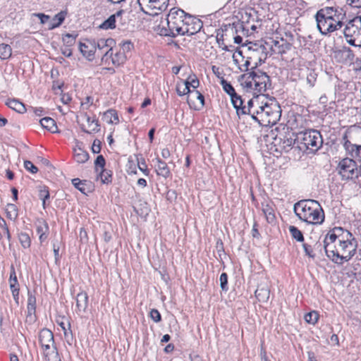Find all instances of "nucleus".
Instances as JSON below:
<instances>
[{"instance_id": "33", "label": "nucleus", "mask_w": 361, "mask_h": 361, "mask_svg": "<svg viewBox=\"0 0 361 361\" xmlns=\"http://www.w3.org/2000/svg\"><path fill=\"white\" fill-rule=\"evenodd\" d=\"M262 210L263 212L264 216L267 219V221L269 223H273L275 220V214L272 206L269 204L262 203Z\"/></svg>"}, {"instance_id": "16", "label": "nucleus", "mask_w": 361, "mask_h": 361, "mask_svg": "<svg viewBox=\"0 0 361 361\" xmlns=\"http://www.w3.org/2000/svg\"><path fill=\"white\" fill-rule=\"evenodd\" d=\"M79 48L82 54L89 61H92L96 55L95 40L87 39L84 42H80Z\"/></svg>"}, {"instance_id": "52", "label": "nucleus", "mask_w": 361, "mask_h": 361, "mask_svg": "<svg viewBox=\"0 0 361 361\" xmlns=\"http://www.w3.org/2000/svg\"><path fill=\"white\" fill-rule=\"evenodd\" d=\"M219 281H220V286H221V289L223 290H228V287H227L228 276H227V274L226 273H222L220 275Z\"/></svg>"}, {"instance_id": "56", "label": "nucleus", "mask_w": 361, "mask_h": 361, "mask_svg": "<svg viewBox=\"0 0 361 361\" xmlns=\"http://www.w3.org/2000/svg\"><path fill=\"white\" fill-rule=\"evenodd\" d=\"M133 44L130 41L125 42L121 45V52L125 54V52L130 51L133 49Z\"/></svg>"}, {"instance_id": "42", "label": "nucleus", "mask_w": 361, "mask_h": 361, "mask_svg": "<svg viewBox=\"0 0 361 361\" xmlns=\"http://www.w3.org/2000/svg\"><path fill=\"white\" fill-rule=\"evenodd\" d=\"M72 183L82 193H83V194L87 193V191L85 188V185H86L85 181H82L79 178H73L72 180Z\"/></svg>"}, {"instance_id": "55", "label": "nucleus", "mask_w": 361, "mask_h": 361, "mask_svg": "<svg viewBox=\"0 0 361 361\" xmlns=\"http://www.w3.org/2000/svg\"><path fill=\"white\" fill-rule=\"evenodd\" d=\"M150 317L155 322H159L161 319V317L159 312L156 309H152L150 311Z\"/></svg>"}, {"instance_id": "20", "label": "nucleus", "mask_w": 361, "mask_h": 361, "mask_svg": "<svg viewBox=\"0 0 361 361\" xmlns=\"http://www.w3.org/2000/svg\"><path fill=\"white\" fill-rule=\"evenodd\" d=\"M124 13L123 10L117 11L116 13L109 16L104 20L99 27L104 30L114 29L116 27V23L118 22V18L121 19V16Z\"/></svg>"}, {"instance_id": "49", "label": "nucleus", "mask_w": 361, "mask_h": 361, "mask_svg": "<svg viewBox=\"0 0 361 361\" xmlns=\"http://www.w3.org/2000/svg\"><path fill=\"white\" fill-rule=\"evenodd\" d=\"M302 247L307 256L312 259H314L315 257V255L313 252V248L311 245L308 244L307 243H303Z\"/></svg>"}, {"instance_id": "63", "label": "nucleus", "mask_w": 361, "mask_h": 361, "mask_svg": "<svg viewBox=\"0 0 361 361\" xmlns=\"http://www.w3.org/2000/svg\"><path fill=\"white\" fill-rule=\"evenodd\" d=\"M161 156L164 159H168L171 156V152L168 148H164L161 150Z\"/></svg>"}, {"instance_id": "47", "label": "nucleus", "mask_w": 361, "mask_h": 361, "mask_svg": "<svg viewBox=\"0 0 361 361\" xmlns=\"http://www.w3.org/2000/svg\"><path fill=\"white\" fill-rule=\"evenodd\" d=\"M184 82L188 83L189 89L192 87L194 90L196 89L200 85L199 80L195 75L189 76L188 80L184 81Z\"/></svg>"}, {"instance_id": "1", "label": "nucleus", "mask_w": 361, "mask_h": 361, "mask_svg": "<svg viewBox=\"0 0 361 361\" xmlns=\"http://www.w3.org/2000/svg\"><path fill=\"white\" fill-rule=\"evenodd\" d=\"M323 247L327 257L336 264H343L355 255L357 241L348 230L334 227L325 235Z\"/></svg>"}, {"instance_id": "29", "label": "nucleus", "mask_w": 361, "mask_h": 361, "mask_svg": "<svg viewBox=\"0 0 361 361\" xmlns=\"http://www.w3.org/2000/svg\"><path fill=\"white\" fill-rule=\"evenodd\" d=\"M238 54L239 56L242 59V61L243 62L242 64H240L239 59H237V56L233 54V61L234 63L238 66V68L240 71L242 72H247L250 70V59L251 58H247L245 60L244 59V57L242 55V51H238Z\"/></svg>"}, {"instance_id": "24", "label": "nucleus", "mask_w": 361, "mask_h": 361, "mask_svg": "<svg viewBox=\"0 0 361 361\" xmlns=\"http://www.w3.org/2000/svg\"><path fill=\"white\" fill-rule=\"evenodd\" d=\"M156 164L154 165L156 172L158 176H161L164 178H168L170 174V169L168 167L166 162L163 161L161 159L157 158L156 159Z\"/></svg>"}, {"instance_id": "31", "label": "nucleus", "mask_w": 361, "mask_h": 361, "mask_svg": "<svg viewBox=\"0 0 361 361\" xmlns=\"http://www.w3.org/2000/svg\"><path fill=\"white\" fill-rule=\"evenodd\" d=\"M41 126L51 131V133L57 132V126L55 121L50 117H44L40 120Z\"/></svg>"}, {"instance_id": "25", "label": "nucleus", "mask_w": 361, "mask_h": 361, "mask_svg": "<svg viewBox=\"0 0 361 361\" xmlns=\"http://www.w3.org/2000/svg\"><path fill=\"white\" fill-rule=\"evenodd\" d=\"M102 120L109 124H118L119 118L117 111L115 109H108L103 114Z\"/></svg>"}, {"instance_id": "5", "label": "nucleus", "mask_w": 361, "mask_h": 361, "mask_svg": "<svg viewBox=\"0 0 361 361\" xmlns=\"http://www.w3.org/2000/svg\"><path fill=\"white\" fill-rule=\"evenodd\" d=\"M187 13L182 9L173 8L164 20H162L157 28L160 35L175 37L182 35L184 31L185 18Z\"/></svg>"}, {"instance_id": "4", "label": "nucleus", "mask_w": 361, "mask_h": 361, "mask_svg": "<svg viewBox=\"0 0 361 361\" xmlns=\"http://www.w3.org/2000/svg\"><path fill=\"white\" fill-rule=\"evenodd\" d=\"M295 215L302 221L311 224H322L324 221V212L320 204L314 200H302L293 206Z\"/></svg>"}, {"instance_id": "57", "label": "nucleus", "mask_w": 361, "mask_h": 361, "mask_svg": "<svg viewBox=\"0 0 361 361\" xmlns=\"http://www.w3.org/2000/svg\"><path fill=\"white\" fill-rule=\"evenodd\" d=\"M92 152L94 154H98L100 152L101 147H100V141L99 140H95L93 142L92 147Z\"/></svg>"}, {"instance_id": "7", "label": "nucleus", "mask_w": 361, "mask_h": 361, "mask_svg": "<svg viewBox=\"0 0 361 361\" xmlns=\"http://www.w3.org/2000/svg\"><path fill=\"white\" fill-rule=\"evenodd\" d=\"M343 35L349 44L361 47V16L348 21L343 29Z\"/></svg>"}, {"instance_id": "28", "label": "nucleus", "mask_w": 361, "mask_h": 361, "mask_svg": "<svg viewBox=\"0 0 361 361\" xmlns=\"http://www.w3.org/2000/svg\"><path fill=\"white\" fill-rule=\"evenodd\" d=\"M126 60V56L121 51L115 53L114 54L112 51L109 55V62L107 63L109 64V62L111 61L112 64L118 66L123 64Z\"/></svg>"}, {"instance_id": "35", "label": "nucleus", "mask_w": 361, "mask_h": 361, "mask_svg": "<svg viewBox=\"0 0 361 361\" xmlns=\"http://www.w3.org/2000/svg\"><path fill=\"white\" fill-rule=\"evenodd\" d=\"M98 176L100 177L101 181L104 184H109L112 181V172L111 171L105 169L99 171Z\"/></svg>"}, {"instance_id": "8", "label": "nucleus", "mask_w": 361, "mask_h": 361, "mask_svg": "<svg viewBox=\"0 0 361 361\" xmlns=\"http://www.w3.org/2000/svg\"><path fill=\"white\" fill-rule=\"evenodd\" d=\"M298 142L307 149L311 152H317L323 144V140L320 133L316 130H307L297 133Z\"/></svg>"}, {"instance_id": "32", "label": "nucleus", "mask_w": 361, "mask_h": 361, "mask_svg": "<svg viewBox=\"0 0 361 361\" xmlns=\"http://www.w3.org/2000/svg\"><path fill=\"white\" fill-rule=\"evenodd\" d=\"M6 104L9 108H11L13 110H14L18 113H20V114H23V113L25 112V111H26L25 105L22 102L18 101V99H8L6 102Z\"/></svg>"}, {"instance_id": "46", "label": "nucleus", "mask_w": 361, "mask_h": 361, "mask_svg": "<svg viewBox=\"0 0 361 361\" xmlns=\"http://www.w3.org/2000/svg\"><path fill=\"white\" fill-rule=\"evenodd\" d=\"M7 215L11 219H16L18 216L17 209L15 204H8L7 205Z\"/></svg>"}, {"instance_id": "58", "label": "nucleus", "mask_w": 361, "mask_h": 361, "mask_svg": "<svg viewBox=\"0 0 361 361\" xmlns=\"http://www.w3.org/2000/svg\"><path fill=\"white\" fill-rule=\"evenodd\" d=\"M63 40L64 42L71 45L75 43V39L71 35L66 34L63 38Z\"/></svg>"}, {"instance_id": "17", "label": "nucleus", "mask_w": 361, "mask_h": 361, "mask_svg": "<svg viewBox=\"0 0 361 361\" xmlns=\"http://www.w3.org/2000/svg\"><path fill=\"white\" fill-rule=\"evenodd\" d=\"M334 56L337 62L345 63L353 60L354 54L349 47H342L334 51Z\"/></svg>"}, {"instance_id": "9", "label": "nucleus", "mask_w": 361, "mask_h": 361, "mask_svg": "<svg viewBox=\"0 0 361 361\" xmlns=\"http://www.w3.org/2000/svg\"><path fill=\"white\" fill-rule=\"evenodd\" d=\"M336 171L343 180H353L358 178L360 175L355 160L350 157H345L340 160L336 166Z\"/></svg>"}, {"instance_id": "27", "label": "nucleus", "mask_w": 361, "mask_h": 361, "mask_svg": "<svg viewBox=\"0 0 361 361\" xmlns=\"http://www.w3.org/2000/svg\"><path fill=\"white\" fill-rule=\"evenodd\" d=\"M88 296L85 292H80L76 296V306L80 312H85L87 307Z\"/></svg>"}, {"instance_id": "43", "label": "nucleus", "mask_w": 361, "mask_h": 361, "mask_svg": "<svg viewBox=\"0 0 361 361\" xmlns=\"http://www.w3.org/2000/svg\"><path fill=\"white\" fill-rule=\"evenodd\" d=\"M39 197L42 200V207L46 208V201L49 199V192L46 187H43L39 190Z\"/></svg>"}, {"instance_id": "13", "label": "nucleus", "mask_w": 361, "mask_h": 361, "mask_svg": "<svg viewBox=\"0 0 361 361\" xmlns=\"http://www.w3.org/2000/svg\"><path fill=\"white\" fill-rule=\"evenodd\" d=\"M276 130H279V133L275 137V140L279 141V144L282 145L283 148L290 147L298 140L297 134H295L291 130L285 126L277 127Z\"/></svg>"}, {"instance_id": "11", "label": "nucleus", "mask_w": 361, "mask_h": 361, "mask_svg": "<svg viewBox=\"0 0 361 361\" xmlns=\"http://www.w3.org/2000/svg\"><path fill=\"white\" fill-rule=\"evenodd\" d=\"M223 90L226 92L230 97L231 103L233 107L236 110V114L239 118L242 116V110L243 107V100L240 96L238 95L231 85V84L227 82L223 77L221 78L220 82Z\"/></svg>"}, {"instance_id": "38", "label": "nucleus", "mask_w": 361, "mask_h": 361, "mask_svg": "<svg viewBox=\"0 0 361 361\" xmlns=\"http://www.w3.org/2000/svg\"><path fill=\"white\" fill-rule=\"evenodd\" d=\"M288 230L293 238L295 239L298 242L304 241L303 234L297 227L290 226L288 227Z\"/></svg>"}, {"instance_id": "62", "label": "nucleus", "mask_w": 361, "mask_h": 361, "mask_svg": "<svg viewBox=\"0 0 361 361\" xmlns=\"http://www.w3.org/2000/svg\"><path fill=\"white\" fill-rule=\"evenodd\" d=\"M138 165H139L140 170L142 171L145 174L147 175L148 174V170L147 169V166L145 164V161L143 160L142 161L141 164H140V162H138Z\"/></svg>"}, {"instance_id": "48", "label": "nucleus", "mask_w": 361, "mask_h": 361, "mask_svg": "<svg viewBox=\"0 0 361 361\" xmlns=\"http://www.w3.org/2000/svg\"><path fill=\"white\" fill-rule=\"evenodd\" d=\"M32 16H35L39 18L40 23L42 25L47 24L49 26V22L50 16L42 13H35L32 14Z\"/></svg>"}, {"instance_id": "6", "label": "nucleus", "mask_w": 361, "mask_h": 361, "mask_svg": "<svg viewBox=\"0 0 361 361\" xmlns=\"http://www.w3.org/2000/svg\"><path fill=\"white\" fill-rule=\"evenodd\" d=\"M257 64L255 63L251 68V71L241 75V85L247 90H254L257 92H264L271 86L269 76L259 70L255 69Z\"/></svg>"}, {"instance_id": "50", "label": "nucleus", "mask_w": 361, "mask_h": 361, "mask_svg": "<svg viewBox=\"0 0 361 361\" xmlns=\"http://www.w3.org/2000/svg\"><path fill=\"white\" fill-rule=\"evenodd\" d=\"M190 96L199 100L201 106L204 105V97L202 93H200L197 90H192L190 92Z\"/></svg>"}, {"instance_id": "2", "label": "nucleus", "mask_w": 361, "mask_h": 361, "mask_svg": "<svg viewBox=\"0 0 361 361\" xmlns=\"http://www.w3.org/2000/svg\"><path fill=\"white\" fill-rule=\"evenodd\" d=\"M247 115L260 126L274 125L280 119L281 110L279 103L272 99L257 97L243 106L242 116Z\"/></svg>"}, {"instance_id": "36", "label": "nucleus", "mask_w": 361, "mask_h": 361, "mask_svg": "<svg viewBox=\"0 0 361 361\" xmlns=\"http://www.w3.org/2000/svg\"><path fill=\"white\" fill-rule=\"evenodd\" d=\"M12 49L10 45L7 44H0V59L6 60L11 56Z\"/></svg>"}, {"instance_id": "64", "label": "nucleus", "mask_w": 361, "mask_h": 361, "mask_svg": "<svg viewBox=\"0 0 361 361\" xmlns=\"http://www.w3.org/2000/svg\"><path fill=\"white\" fill-rule=\"evenodd\" d=\"M173 349H174V345L171 343H169L165 347L164 352L166 353H169L172 352L173 350Z\"/></svg>"}, {"instance_id": "30", "label": "nucleus", "mask_w": 361, "mask_h": 361, "mask_svg": "<svg viewBox=\"0 0 361 361\" xmlns=\"http://www.w3.org/2000/svg\"><path fill=\"white\" fill-rule=\"evenodd\" d=\"M269 295L270 290L267 286L258 287L255 290V296L259 302H267Z\"/></svg>"}, {"instance_id": "15", "label": "nucleus", "mask_w": 361, "mask_h": 361, "mask_svg": "<svg viewBox=\"0 0 361 361\" xmlns=\"http://www.w3.org/2000/svg\"><path fill=\"white\" fill-rule=\"evenodd\" d=\"M203 26L202 20L196 17L187 14L185 18L184 31L182 35H192L200 31Z\"/></svg>"}, {"instance_id": "59", "label": "nucleus", "mask_w": 361, "mask_h": 361, "mask_svg": "<svg viewBox=\"0 0 361 361\" xmlns=\"http://www.w3.org/2000/svg\"><path fill=\"white\" fill-rule=\"evenodd\" d=\"M93 102V99L90 97H87L85 98V102H82L81 103V105L86 109H87L89 108V104L90 103L91 104H92Z\"/></svg>"}, {"instance_id": "23", "label": "nucleus", "mask_w": 361, "mask_h": 361, "mask_svg": "<svg viewBox=\"0 0 361 361\" xmlns=\"http://www.w3.org/2000/svg\"><path fill=\"white\" fill-rule=\"evenodd\" d=\"M49 226L47 223L43 220L39 219L37 221V233L39 235V240L41 243L47 240L48 237Z\"/></svg>"}, {"instance_id": "21", "label": "nucleus", "mask_w": 361, "mask_h": 361, "mask_svg": "<svg viewBox=\"0 0 361 361\" xmlns=\"http://www.w3.org/2000/svg\"><path fill=\"white\" fill-rule=\"evenodd\" d=\"M46 361H61L55 345L42 348Z\"/></svg>"}, {"instance_id": "44", "label": "nucleus", "mask_w": 361, "mask_h": 361, "mask_svg": "<svg viewBox=\"0 0 361 361\" xmlns=\"http://www.w3.org/2000/svg\"><path fill=\"white\" fill-rule=\"evenodd\" d=\"M106 161L102 155H99L94 161V167L96 172L104 169Z\"/></svg>"}, {"instance_id": "3", "label": "nucleus", "mask_w": 361, "mask_h": 361, "mask_svg": "<svg viewBox=\"0 0 361 361\" xmlns=\"http://www.w3.org/2000/svg\"><path fill=\"white\" fill-rule=\"evenodd\" d=\"M317 26L322 35H327L341 29L345 18V13L339 7H325L315 15Z\"/></svg>"}, {"instance_id": "12", "label": "nucleus", "mask_w": 361, "mask_h": 361, "mask_svg": "<svg viewBox=\"0 0 361 361\" xmlns=\"http://www.w3.org/2000/svg\"><path fill=\"white\" fill-rule=\"evenodd\" d=\"M96 44V55L102 58L104 63L109 62V55L113 51V47L115 44V41L112 38L99 39L95 41Z\"/></svg>"}, {"instance_id": "18", "label": "nucleus", "mask_w": 361, "mask_h": 361, "mask_svg": "<svg viewBox=\"0 0 361 361\" xmlns=\"http://www.w3.org/2000/svg\"><path fill=\"white\" fill-rule=\"evenodd\" d=\"M271 42L270 49L272 54L282 55L291 48V44L283 39H281L279 41L271 40Z\"/></svg>"}, {"instance_id": "37", "label": "nucleus", "mask_w": 361, "mask_h": 361, "mask_svg": "<svg viewBox=\"0 0 361 361\" xmlns=\"http://www.w3.org/2000/svg\"><path fill=\"white\" fill-rule=\"evenodd\" d=\"M192 90L189 89L188 83L184 82V81H181L180 82L177 83L176 85V92L179 96H183L187 94H190Z\"/></svg>"}, {"instance_id": "53", "label": "nucleus", "mask_w": 361, "mask_h": 361, "mask_svg": "<svg viewBox=\"0 0 361 361\" xmlns=\"http://www.w3.org/2000/svg\"><path fill=\"white\" fill-rule=\"evenodd\" d=\"M317 80V75L314 72H310L306 78V82L310 87H313Z\"/></svg>"}, {"instance_id": "40", "label": "nucleus", "mask_w": 361, "mask_h": 361, "mask_svg": "<svg viewBox=\"0 0 361 361\" xmlns=\"http://www.w3.org/2000/svg\"><path fill=\"white\" fill-rule=\"evenodd\" d=\"M19 241L24 248H28L30 246L31 240L29 235L26 233H20L18 235Z\"/></svg>"}, {"instance_id": "14", "label": "nucleus", "mask_w": 361, "mask_h": 361, "mask_svg": "<svg viewBox=\"0 0 361 361\" xmlns=\"http://www.w3.org/2000/svg\"><path fill=\"white\" fill-rule=\"evenodd\" d=\"M361 133V130L360 131ZM343 147L350 158L361 162V144L353 143L348 139L347 133L342 138Z\"/></svg>"}, {"instance_id": "39", "label": "nucleus", "mask_w": 361, "mask_h": 361, "mask_svg": "<svg viewBox=\"0 0 361 361\" xmlns=\"http://www.w3.org/2000/svg\"><path fill=\"white\" fill-rule=\"evenodd\" d=\"M35 305H36V299L34 295L28 292V298H27V312L28 314L31 315L35 312Z\"/></svg>"}, {"instance_id": "19", "label": "nucleus", "mask_w": 361, "mask_h": 361, "mask_svg": "<svg viewBox=\"0 0 361 361\" xmlns=\"http://www.w3.org/2000/svg\"><path fill=\"white\" fill-rule=\"evenodd\" d=\"M39 341L42 348L55 345L54 334L50 330L47 329H43L40 331L39 334Z\"/></svg>"}, {"instance_id": "61", "label": "nucleus", "mask_w": 361, "mask_h": 361, "mask_svg": "<svg viewBox=\"0 0 361 361\" xmlns=\"http://www.w3.org/2000/svg\"><path fill=\"white\" fill-rule=\"evenodd\" d=\"M61 100L64 104H67L71 101V97L69 94H63L61 97Z\"/></svg>"}, {"instance_id": "45", "label": "nucleus", "mask_w": 361, "mask_h": 361, "mask_svg": "<svg viewBox=\"0 0 361 361\" xmlns=\"http://www.w3.org/2000/svg\"><path fill=\"white\" fill-rule=\"evenodd\" d=\"M62 329L63 331L64 337L66 339L67 343L71 345L73 341V337L70 323L67 324V326H62Z\"/></svg>"}, {"instance_id": "54", "label": "nucleus", "mask_w": 361, "mask_h": 361, "mask_svg": "<svg viewBox=\"0 0 361 361\" xmlns=\"http://www.w3.org/2000/svg\"><path fill=\"white\" fill-rule=\"evenodd\" d=\"M24 167L32 173H36L38 171L37 168L30 161H25Z\"/></svg>"}, {"instance_id": "34", "label": "nucleus", "mask_w": 361, "mask_h": 361, "mask_svg": "<svg viewBox=\"0 0 361 361\" xmlns=\"http://www.w3.org/2000/svg\"><path fill=\"white\" fill-rule=\"evenodd\" d=\"M74 158L78 163L82 164L88 160L89 154L82 148H75L74 149Z\"/></svg>"}, {"instance_id": "22", "label": "nucleus", "mask_w": 361, "mask_h": 361, "mask_svg": "<svg viewBox=\"0 0 361 361\" xmlns=\"http://www.w3.org/2000/svg\"><path fill=\"white\" fill-rule=\"evenodd\" d=\"M84 116L87 123L88 129L82 127V131L88 134L98 133L100 130L98 121L94 118H92L87 114H85Z\"/></svg>"}, {"instance_id": "41", "label": "nucleus", "mask_w": 361, "mask_h": 361, "mask_svg": "<svg viewBox=\"0 0 361 361\" xmlns=\"http://www.w3.org/2000/svg\"><path fill=\"white\" fill-rule=\"evenodd\" d=\"M305 320L311 324H314L317 322L319 319V314L316 311H312L306 314L304 317Z\"/></svg>"}, {"instance_id": "51", "label": "nucleus", "mask_w": 361, "mask_h": 361, "mask_svg": "<svg viewBox=\"0 0 361 361\" xmlns=\"http://www.w3.org/2000/svg\"><path fill=\"white\" fill-rule=\"evenodd\" d=\"M10 289L12 292V295L13 297V299L16 302V303L18 304V300H19V284L18 285H11Z\"/></svg>"}, {"instance_id": "26", "label": "nucleus", "mask_w": 361, "mask_h": 361, "mask_svg": "<svg viewBox=\"0 0 361 361\" xmlns=\"http://www.w3.org/2000/svg\"><path fill=\"white\" fill-rule=\"evenodd\" d=\"M66 16V12L61 11L55 15L52 18H50L49 22V30H53L59 27L65 20Z\"/></svg>"}, {"instance_id": "60", "label": "nucleus", "mask_w": 361, "mask_h": 361, "mask_svg": "<svg viewBox=\"0 0 361 361\" xmlns=\"http://www.w3.org/2000/svg\"><path fill=\"white\" fill-rule=\"evenodd\" d=\"M350 5L356 8H361V0H347Z\"/></svg>"}, {"instance_id": "10", "label": "nucleus", "mask_w": 361, "mask_h": 361, "mask_svg": "<svg viewBox=\"0 0 361 361\" xmlns=\"http://www.w3.org/2000/svg\"><path fill=\"white\" fill-rule=\"evenodd\" d=\"M137 1L142 11L152 16H157L163 11H165L169 2L161 0H137Z\"/></svg>"}]
</instances>
